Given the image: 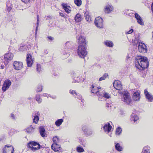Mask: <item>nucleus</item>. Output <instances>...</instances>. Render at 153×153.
I'll list each match as a JSON object with an SVG mask.
<instances>
[{"instance_id":"obj_1","label":"nucleus","mask_w":153,"mask_h":153,"mask_svg":"<svg viewBox=\"0 0 153 153\" xmlns=\"http://www.w3.org/2000/svg\"><path fill=\"white\" fill-rule=\"evenodd\" d=\"M135 65L138 69L142 70L148 67L149 62L146 57L138 56L136 58Z\"/></svg>"},{"instance_id":"obj_2","label":"nucleus","mask_w":153,"mask_h":153,"mask_svg":"<svg viewBox=\"0 0 153 153\" xmlns=\"http://www.w3.org/2000/svg\"><path fill=\"white\" fill-rule=\"evenodd\" d=\"M77 53L78 56L80 57L84 58L87 55L88 53L86 46L82 45H79L78 48Z\"/></svg>"},{"instance_id":"obj_3","label":"nucleus","mask_w":153,"mask_h":153,"mask_svg":"<svg viewBox=\"0 0 153 153\" xmlns=\"http://www.w3.org/2000/svg\"><path fill=\"white\" fill-rule=\"evenodd\" d=\"M122 94L123 96L121 98L122 100L128 104H129L132 101L129 94L127 91H125Z\"/></svg>"},{"instance_id":"obj_4","label":"nucleus","mask_w":153,"mask_h":153,"mask_svg":"<svg viewBox=\"0 0 153 153\" xmlns=\"http://www.w3.org/2000/svg\"><path fill=\"white\" fill-rule=\"evenodd\" d=\"M28 146L31 150L35 151L40 149V146L36 142L32 141L29 143Z\"/></svg>"},{"instance_id":"obj_5","label":"nucleus","mask_w":153,"mask_h":153,"mask_svg":"<svg viewBox=\"0 0 153 153\" xmlns=\"http://www.w3.org/2000/svg\"><path fill=\"white\" fill-rule=\"evenodd\" d=\"M102 19L100 17H96L94 21L95 26L98 28H102L103 27Z\"/></svg>"},{"instance_id":"obj_6","label":"nucleus","mask_w":153,"mask_h":153,"mask_svg":"<svg viewBox=\"0 0 153 153\" xmlns=\"http://www.w3.org/2000/svg\"><path fill=\"white\" fill-rule=\"evenodd\" d=\"M104 97L107 99H109L110 97V96L109 94L106 92L105 91L101 89L99 94L98 100L100 101H102V99L103 100L104 99Z\"/></svg>"},{"instance_id":"obj_7","label":"nucleus","mask_w":153,"mask_h":153,"mask_svg":"<svg viewBox=\"0 0 153 153\" xmlns=\"http://www.w3.org/2000/svg\"><path fill=\"white\" fill-rule=\"evenodd\" d=\"M138 49L140 52L145 53L147 51V46L144 43L140 42L138 43Z\"/></svg>"},{"instance_id":"obj_8","label":"nucleus","mask_w":153,"mask_h":153,"mask_svg":"<svg viewBox=\"0 0 153 153\" xmlns=\"http://www.w3.org/2000/svg\"><path fill=\"white\" fill-rule=\"evenodd\" d=\"M13 54L11 53L5 54L4 55V64H7L9 61L13 59Z\"/></svg>"},{"instance_id":"obj_9","label":"nucleus","mask_w":153,"mask_h":153,"mask_svg":"<svg viewBox=\"0 0 153 153\" xmlns=\"http://www.w3.org/2000/svg\"><path fill=\"white\" fill-rule=\"evenodd\" d=\"M34 59L30 54H27L26 57L27 64L28 67H30L33 63Z\"/></svg>"},{"instance_id":"obj_10","label":"nucleus","mask_w":153,"mask_h":153,"mask_svg":"<svg viewBox=\"0 0 153 153\" xmlns=\"http://www.w3.org/2000/svg\"><path fill=\"white\" fill-rule=\"evenodd\" d=\"M3 153H13L14 148L11 145H6L3 148Z\"/></svg>"},{"instance_id":"obj_11","label":"nucleus","mask_w":153,"mask_h":153,"mask_svg":"<svg viewBox=\"0 0 153 153\" xmlns=\"http://www.w3.org/2000/svg\"><path fill=\"white\" fill-rule=\"evenodd\" d=\"M11 84V83L10 80L8 79L6 80L4 82L2 88V91L4 92L5 91L9 88Z\"/></svg>"},{"instance_id":"obj_12","label":"nucleus","mask_w":153,"mask_h":153,"mask_svg":"<svg viewBox=\"0 0 153 153\" xmlns=\"http://www.w3.org/2000/svg\"><path fill=\"white\" fill-rule=\"evenodd\" d=\"M77 38L78 40V42L80 45L86 46L87 42L85 36H78Z\"/></svg>"},{"instance_id":"obj_13","label":"nucleus","mask_w":153,"mask_h":153,"mask_svg":"<svg viewBox=\"0 0 153 153\" xmlns=\"http://www.w3.org/2000/svg\"><path fill=\"white\" fill-rule=\"evenodd\" d=\"M13 66L15 69L17 70H19L23 68V64L21 62L16 61L14 62Z\"/></svg>"},{"instance_id":"obj_14","label":"nucleus","mask_w":153,"mask_h":153,"mask_svg":"<svg viewBox=\"0 0 153 153\" xmlns=\"http://www.w3.org/2000/svg\"><path fill=\"white\" fill-rule=\"evenodd\" d=\"M113 86L116 89L118 90H120L122 88V85L121 82L118 80H115L114 82Z\"/></svg>"},{"instance_id":"obj_15","label":"nucleus","mask_w":153,"mask_h":153,"mask_svg":"<svg viewBox=\"0 0 153 153\" xmlns=\"http://www.w3.org/2000/svg\"><path fill=\"white\" fill-rule=\"evenodd\" d=\"M112 128V126L109 123H106L103 126L104 130L107 134H109V132H111Z\"/></svg>"},{"instance_id":"obj_16","label":"nucleus","mask_w":153,"mask_h":153,"mask_svg":"<svg viewBox=\"0 0 153 153\" xmlns=\"http://www.w3.org/2000/svg\"><path fill=\"white\" fill-rule=\"evenodd\" d=\"M52 149L55 152H59L60 151L62 152V149L59 145L57 143H53L51 146Z\"/></svg>"},{"instance_id":"obj_17","label":"nucleus","mask_w":153,"mask_h":153,"mask_svg":"<svg viewBox=\"0 0 153 153\" xmlns=\"http://www.w3.org/2000/svg\"><path fill=\"white\" fill-rule=\"evenodd\" d=\"M114 9L113 6L111 4H107L105 6L104 8V12L106 13H109L111 12Z\"/></svg>"},{"instance_id":"obj_18","label":"nucleus","mask_w":153,"mask_h":153,"mask_svg":"<svg viewBox=\"0 0 153 153\" xmlns=\"http://www.w3.org/2000/svg\"><path fill=\"white\" fill-rule=\"evenodd\" d=\"M91 89L92 93L95 94L98 93L99 94H100V92L102 89L100 87H97L93 85H92Z\"/></svg>"},{"instance_id":"obj_19","label":"nucleus","mask_w":153,"mask_h":153,"mask_svg":"<svg viewBox=\"0 0 153 153\" xmlns=\"http://www.w3.org/2000/svg\"><path fill=\"white\" fill-rule=\"evenodd\" d=\"M134 15L135 17L137 19L138 23L141 25H144V22L140 16L137 13H135Z\"/></svg>"},{"instance_id":"obj_20","label":"nucleus","mask_w":153,"mask_h":153,"mask_svg":"<svg viewBox=\"0 0 153 153\" xmlns=\"http://www.w3.org/2000/svg\"><path fill=\"white\" fill-rule=\"evenodd\" d=\"M144 94L148 101L149 102H152L153 99V96L149 93L146 89L144 90Z\"/></svg>"},{"instance_id":"obj_21","label":"nucleus","mask_w":153,"mask_h":153,"mask_svg":"<svg viewBox=\"0 0 153 153\" xmlns=\"http://www.w3.org/2000/svg\"><path fill=\"white\" fill-rule=\"evenodd\" d=\"M82 129L85 134L86 135H90L92 134V132L91 130L86 126H83Z\"/></svg>"},{"instance_id":"obj_22","label":"nucleus","mask_w":153,"mask_h":153,"mask_svg":"<svg viewBox=\"0 0 153 153\" xmlns=\"http://www.w3.org/2000/svg\"><path fill=\"white\" fill-rule=\"evenodd\" d=\"M133 99L135 101H139L140 98V93L137 91L134 93L133 96Z\"/></svg>"},{"instance_id":"obj_23","label":"nucleus","mask_w":153,"mask_h":153,"mask_svg":"<svg viewBox=\"0 0 153 153\" xmlns=\"http://www.w3.org/2000/svg\"><path fill=\"white\" fill-rule=\"evenodd\" d=\"M62 6L63 9L65 10V11L67 13H69L71 10V8L69 6L65 3H63L62 4Z\"/></svg>"},{"instance_id":"obj_24","label":"nucleus","mask_w":153,"mask_h":153,"mask_svg":"<svg viewBox=\"0 0 153 153\" xmlns=\"http://www.w3.org/2000/svg\"><path fill=\"white\" fill-rule=\"evenodd\" d=\"M82 19V16L79 13L76 14L74 18L76 22H81Z\"/></svg>"},{"instance_id":"obj_25","label":"nucleus","mask_w":153,"mask_h":153,"mask_svg":"<svg viewBox=\"0 0 153 153\" xmlns=\"http://www.w3.org/2000/svg\"><path fill=\"white\" fill-rule=\"evenodd\" d=\"M39 131L42 137H44L46 136V134L45 132V130L43 127L41 126L39 128Z\"/></svg>"},{"instance_id":"obj_26","label":"nucleus","mask_w":153,"mask_h":153,"mask_svg":"<svg viewBox=\"0 0 153 153\" xmlns=\"http://www.w3.org/2000/svg\"><path fill=\"white\" fill-rule=\"evenodd\" d=\"M84 15L85 19L87 21L90 22L92 21L91 18L88 12H85V13Z\"/></svg>"},{"instance_id":"obj_27","label":"nucleus","mask_w":153,"mask_h":153,"mask_svg":"<svg viewBox=\"0 0 153 153\" xmlns=\"http://www.w3.org/2000/svg\"><path fill=\"white\" fill-rule=\"evenodd\" d=\"M139 119V117L135 115L134 114H132L131 116V120L135 122Z\"/></svg>"},{"instance_id":"obj_28","label":"nucleus","mask_w":153,"mask_h":153,"mask_svg":"<svg viewBox=\"0 0 153 153\" xmlns=\"http://www.w3.org/2000/svg\"><path fill=\"white\" fill-rule=\"evenodd\" d=\"M39 112H37L35 114L34 118L33 119V122L35 123H37L39 120Z\"/></svg>"},{"instance_id":"obj_29","label":"nucleus","mask_w":153,"mask_h":153,"mask_svg":"<svg viewBox=\"0 0 153 153\" xmlns=\"http://www.w3.org/2000/svg\"><path fill=\"white\" fill-rule=\"evenodd\" d=\"M115 148L116 150L119 152H120L122 151L123 148L119 143H115Z\"/></svg>"},{"instance_id":"obj_30","label":"nucleus","mask_w":153,"mask_h":153,"mask_svg":"<svg viewBox=\"0 0 153 153\" xmlns=\"http://www.w3.org/2000/svg\"><path fill=\"white\" fill-rule=\"evenodd\" d=\"M150 147L148 146H145L143 149L142 153H150Z\"/></svg>"},{"instance_id":"obj_31","label":"nucleus","mask_w":153,"mask_h":153,"mask_svg":"<svg viewBox=\"0 0 153 153\" xmlns=\"http://www.w3.org/2000/svg\"><path fill=\"white\" fill-rule=\"evenodd\" d=\"M104 44L106 46L111 47L114 46V44L112 41L109 40H106L104 42Z\"/></svg>"},{"instance_id":"obj_32","label":"nucleus","mask_w":153,"mask_h":153,"mask_svg":"<svg viewBox=\"0 0 153 153\" xmlns=\"http://www.w3.org/2000/svg\"><path fill=\"white\" fill-rule=\"evenodd\" d=\"M63 121V120L62 119H58L56 121L55 124L56 126H59L61 125Z\"/></svg>"},{"instance_id":"obj_33","label":"nucleus","mask_w":153,"mask_h":153,"mask_svg":"<svg viewBox=\"0 0 153 153\" xmlns=\"http://www.w3.org/2000/svg\"><path fill=\"white\" fill-rule=\"evenodd\" d=\"M65 48H68L71 49L73 48V45L69 42H67L65 44Z\"/></svg>"},{"instance_id":"obj_34","label":"nucleus","mask_w":153,"mask_h":153,"mask_svg":"<svg viewBox=\"0 0 153 153\" xmlns=\"http://www.w3.org/2000/svg\"><path fill=\"white\" fill-rule=\"evenodd\" d=\"M122 131V129L120 127H118L116 130L115 134L116 135H119Z\"/></svg>"},{"instance_id":"obj_35","label":"nucleus","mask_w":153,"mask_h":153,"mask_svg":"<svg viewBox=\"0 0 153 153\" xmlns=\"http://www.w3.org/2000/svg\"><path fill=\"white\" fill-rule=\"evenodd\" d=\"M35 98L38 103H40L42 102V99L40 98V95L39 94L36 95Z\"/></svg>"},{"instance_id":"obj_36","label":"nucleus","mask_w":153,"mask_h":153,"mask_svg":"<svg viewBox=\"0 0 153 153\" xmlns=\"http://www.w3.org/2000/svg\"><path fill=\"white\" fill-rule=\"evenodd\" d=\"M74 2L78 7L80 6L82 4L81 0H74Z\"/></svg>"},{"instance_id":"obj_37","label":"nucleus","mask_w":153,"mask_h":153,"mask_svg":"<svg viewBox=\"0 0 153 153\" xmlns=\"http://www.w3.org/2000/svg\"><path fill=\"white\" fill-rule=\"evenodd\" d=\"M36 71L38 72H40L42 70L41 65L39 64H37L36 65Z\"/></svg>"},{"instance_id":"obj_38","label":"nucleus","mask_w":153,"mask_h":153,"mask_svg":"<svg viewBox=\"0 0 153 153\" xmlns=\"http://www.w3.org/2000/svg\"><path fill=\"white\" fill-rule=\"evenodd\" d=\"M34 128L32 127V126L26 129V131L28 133H30L33 131Z\"/></svg>"},{"instance_id":"obj_39","label":"nucleus","mask_w":153,"mask_h":153,"mask_svg":"<svg viewBox=\"0 0 153 153\" xmlns=\"http://www.w3.org/2000/svg\"><path fill=\"white\" fill-rule=\"evenodd\" d=\"M108 75L107 74H105L103 76L100 77L99 79V81H101L105 79L106 77L108 76Z\"/></svg>"},{"instance_id":"obj_40","label":"nucleus","mask_w":153,"mask_h":153,"mask_svg":"<svg viewBox=\"0 0 153 153\" xmlns=\"http://www.w3.org/2000/svg\"><path fill=\"white\" fill-rule=\"evenodd\" d=\"M53 140L54 143H57L59 141V138L57 136H55L53 137Z\"/></svg>"},{"instance_id":"obj_41","label":"nucleus","mask_w":153,"mask_h":153,"mask_svg":"<svg viewBox=\"0 0 153 153\" xmlns=\"http://www.w3.org/2000/svg\"><path fill=\"white\" fill-rule=\"evenodd\" d=\"M76 150L79 152H82L84 151V150L82 147L78 146L77 147Z\"/></svg>"},{"instance_id":"obj_42","label":"nucleus","mask_w":153,"mask_h":153,"mask_svg":"<svg viewBox=\"0 0 153 153\" xmlns=\"http://www.w3.org/2000/svg\"><path fill=\"white\" fill-rule=\"evenodd\" d=\"M43 95L44 97H46L48 98V97H49L53 99H55L56 98V96H51L50 94H48L46 93L43 94Z\"/></svg>"},{"instance_id":"obj_43","label":"nucleus","mask_w":153,"mask_h":153,"mask_svg":"<svg viewBox=\"0 0 153 153\" xmlns=\"http://www.w3.org/2000/svg\"><path fill=\"white\" fill-rule=\"evenodd\" d=\"M42 89V85H39L38 86L37 88L36 91L37 92L41 91Z\"/></svg>"},{"instance_id":"obj_44","label":"nucleus","mask_w":153,"mask_h":153,"mask_svg":"<svg viewBox=\"0 0 153 153\" xmlns=\"http://www.w3.org/2000/svg\"><path fill=\"white\" fill-rule=\"evenodd\" d=\"M63 56L64 58H66L67 57H68L69 56V54L68 53H64L63 52Z\"/></svg>"},{"instance_id":"obj_45","label":"nucleus","mask_w":153,"mask_h":153,"mask_svg":"<svg viewBox=\"0 0 153 153\" xmlns=\"http://www.w3.org/2000/svg\"><path fill=\"white\" fill-rule=\"evenodd\" d=\"M69 93L73 95H74V94H75L76 95H77V94L75 92V91L73 90H70L69 91Z\"/></svg>"},{"instance_id":"obj_46","label":"nucleus","mask_w":153,"mask_h":153,"mask_svg":"<svg viewBox=\"0 0 153 153\" xmlns=\"http://www.w3.org/2000/svg\"><path fill=\"white\" fill-rule=\"evenodd\" d=\"M6 6L7 7V10L8 11H10L11 9V7H9L8 4V3H6Z\"/></svg>"},{"instance_id":"obj_47","label":"nucleus","mask_w":153,"mask_h":153,"mask_svg":"<svg viewBox=\"0 0 153 153\" xmlns=\"http://www.w3.org/2000/svg\"><path fill=\"white\" fill-rule=\"evenodd\" d=\"M133 30L132 29H131V30H130L129 31H128L126 32V34H129L132 33Z\"/></svg>"},{"instance_id":"obj_48","label":"nucleus","mask_w":153,"mask_h":153,"mask_svg":"<svg viewBox=\"0 0 153 153\" xmlns=\"http://www.w3.org/2000/svg\"><path fill=\"white\" fill-rule=\"evenodd\" d=\"M37 26L36 27V32L37 31V28H38V24H39V16L38 15V17H37Z\"/></svg>"},{"instance_id":"obj_49","label":"nucleus","mask_w":153,"mask_h":153,"mask_svg":"<svg viewBox=\"0 0 153 153\" xmlns=\"http://www.w3.org/2000/svg\"><path fill=\"white\" fill-rule=\"evenodd\" d=\"M11 118L13 119H15V116L13 113H11L10 115Z\"/></svg>"},{"instance_id":"obj_50","label":"nucleus","mask_w":153,"mask_h":153,"mask_svg":"<svg viewBox=\"0 0 153 153\" xmlns=\"http://www.w3.org/2000/svg\"><path fill=\"white\" fill-rule=\"evenodd\" d=\"M77 97V98L79 99V100H81L82 99V97L81 95H79V94H77V95H76Z\"/></svg>"},{"instance_id":"obj_51","label":"nucleus","mask_w":153,"mask_h":153,"mask_svg":"<svg viewBox=\"0 0 153 153\" xmlns=\"http://www.w3.org/2000/svg\"><path fill=\"white\" fill-rule=\"evenodd\" d=\"M48 39L51 40H52L53 39V37L51 36H49L48 37Z\"/></svg>"},{"instance_id":"obj_52","label":"nucleus","mask_w":153,"mask_h":153,"mask_svg":"<svg viewBox=\"0 0 153 153\" xmlns=\"http://www.w3.org/2000/svg\"><path fill=\"white\" fill-rule=\"evenodd\" d=\"M59 15L60 16L62 17H65V15L61 13H60Z\"/></svg>"},{"instance_id":"obj_53","label":"nucleus","mask_w":153,"mask_h":153,"mask_svg":"<svg viewBox=\"0 0 153 153\" xmlns=\"http://www.w3.org/2000/svg\"><path fill=\"white\" fill-rule=\"evenodd\" d=\"M30 0H22V1L23 2L27 3Z\"/></svg>"},{"instance_id":"obj_54","label":"nucleus","mask_w":153,"mask_h":153,"mask_svg":"<svg viewBox=\"0 0 153 153\" xmlns=\"http://www.w3.org/2000/svg\"><path fill=\"white\" fill-rule=\"evenodd\" d=\"M111 106V104H109L108 103H107L106 104V106L107 107H109V106Z\"/></svg>"},{"instance_id":"obj_55","label":"nucleus","mask_w":153,"mask_h":153,"mask_svg":"<svg viewBox=\"0 0 153 153\" xmlns=\"http://www.w3.org/2000/svg\"><path fill=\"white\" fill-rule=\"evenodd\" d=\"M130 57L129 56V55L128 54L126 56V60H128L129 58Z\"/></svg>"},{"instance_id":"obj_56","label":"nucleus","mask_w":153,"mask_h":153,"mask_svg":"<svg viewBox=\"0 0 153 153\" xmlns=\"http://www.w3.org/2000/svg\"><path fill=\"white\" fill-rule=\"evenodd\" d=\"M109 133H110V134H109V135L110 136V137H112V133H111V132H109Z\"/></svg>"},{"instance_id":"obj_57","label":"nucleus","mask_w":153,"mask_h":153,"mask_svg":"<svg viewBox=\"0 0 153 153\" xmlns=\"http://www.w3.org/2000/svg\"><path fill=\"white\" fill-rule=\"evenodd\" d=\"M1 68L2 69H3L4 68V65H1Z\"/></svg>"},{"instance_id":"obj_58","label":"nucleus","mask_w":153,"mask_h":153,"mask_svg":"<svg viewBox=\"0 0 153 153\" xmlns=\"http://www.w3.org/2000/svg\"><path fill=\"white\" fill-rule=\"evenodd\" d=\"M152 37H153V32H152Z\"/></svg>"},{"instance_id":"obj_59","label":"nucleus","mask_w":153,"mask_h":153,"mask_svg":"<svg viewBox=\"0 0 153 153\" xmlns=\"http://www.w3.org/2000/svg\"><path fill=\"white\" fill-rule=\"evenodd\" d=\"M81 101H82V102H83V101H82V100H81Z\"/></svg>"}]
</instances>
